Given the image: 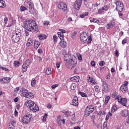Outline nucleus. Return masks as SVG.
<instances>
[{
	"label": "nucleus",
	"instance_id": "nucleus-1",
	"mask_svg": "<svg viewBox=\"0 0 129 129\" xmlns=\"http://www.w3.org/2000/svg\"><path fill=\"white\" fill-rule=\"evenodd\" d=\"M25 29L28 31V32H32V33H38L39 32V28L38 25L36 23L35 20L25 21L24 24Z\"/></svg>",
	"mask_w": 129,
	"mask_h": 129
},
{
	"label": "nucleus",
	"instance_id": "nucleus-2",
	"mask_svg": "<svg viewBox=\"0 0 129 129\" xmlns=\"http://www.w3.org/2000/svg\"><path fill=\"white\" fill-rule=\"evenodd\" d=\"M25 105L26 106H29V109L31 111H33L34 112H37V111H39V106L35 103V102L31 100H27L25 103Z\"/></svg>",
	"mask_w": 129,
	"mask_h": 129
},
{
	"label": "nucleus",
	"instance_id": "nucleus-3",
	"mask_svg": "<svg viewBox=\"0 0 129 129\" xmlns=\"http://www.w3.org/2000/svg\"><path fill=\"white\" fill-rule=\"evenodd\" d=\"M33 117V114H27L23 116L22 120V123L23 124H27V123H29V122L32 120V118Z\"/></svg>",
	"mask_w": 129,
	"mask_h": 129
},
{
	"label": "nucleus",
	"instance_id": "nucleus-4",
	"mask_svg": "<svg viewBox=\"0 0 129 129\" xmlns=\"http://www.w3.org/2000/svg\"><path fill=\"white\" fill-rule=\"evenodd\" d=\"M25 4H26L27 8H29V13L30 14H34V12H35V6L33 1L32 0H27Z\"/></svg>",
	"mask_w": 129,
	"mask_h": 129
},
{
	"label": "nucleus",
	"instance_id": "nucleus-5",
	"mask_svg": "<svg viewBox=\"0 0 129 129\" xmlns=\"http://www.w3.org/2000/svg\"><path fill=\"white\" fill-rule=\"evenodd\" d=\"M22 96L25 98H29V99H33L34 98V94L32 92H30L28 90L24 89L22 90Z\"/></svg>",
	"mask_w": 129,
	"mask_h": 129
},
{
	"label": "nucleus",
	"instance_id": "nucleus-6",
	"mask_svg": "<svg viewBox=\"0 0 129 129\" xmlns=\"http://www.w3.org/2000/svg\"><path fill=\"white\" fill-rule=\"evenodd\" d=\"M76 64H77V59L73 58L69 59V61H68L67 63V68L71 70L74 68L76 66Z\"/></svg>",
	"mask_w": 129,
	"mask_h": 129
},
{
	"label": "nucleus",
	"instance_id": "nucleus-7",
	"mask_svg": "<svg viewBox=\"0 0 129 129\" xmlns=\"http://www.w3.org/2000/svg\"><path fill=\"white\" fill-rule=\"evenodd\" d=\"M115 99H117L118 100V102L123 106L126 107V104L127 103V99H126V98H122L120 96H117L115 97Z\"/></svg>",
	"mask_w": 129,
	"mask_h": 129
},
{
	"label": "nucleus",
	"instance_id": "nucleus-8",
	"mask_svg": "<svg viewBox=\"0 0 129 129\" xmlns=\"http://www.w3.org/2000/svg\"><path fill=\"white\" fill-rule=\"evenodd\" d=\"M116 5V10L117 12H123L124 10V6H123V3L121 1H118L115 2Z\"/></svg>",
	"mask_w": 129,
	"mask_h": 129
},
{
	"label": "nucleus",
	"instance_id": "nucleus-9",
	"mask_svg": "<svg viewBox=\"0 0 129 129\" xmlns=\"http://www.w3.org/2000/svg\"><path fill=\"white\" fill-rule=\"evenodd\" d=\"M94 110V107L93 105L88 106L85 110V116H89L90 113H92Z\"/></svg>",
	"mask_w": 129,
	"mask_h": 129
},
{
	"label": "nucleus",
	"instance_id": "nucleus-10",
	"mask_svg": "<svg viewBox=\"0 0 129 129\" xmlns=\"http://www.w3.org/2000/svg\"><path fill=\"white\" fill-rule=\"evenodd\" d=\"M102 92L103 94L108 92V85L107 84V83H106V81H102Z\"/></svg>",
	"mask_w": 129,
	"mask_h": 129
},
{
	"label": "nucleus",
	"instance_id": "nucleus-11",
	"mask_svg": "<svg viewBox=\"0 0 129 129\" xmlns=\"http://www.w3.org/2000/svg\"><path fill=\"white\" fill-rule=\"evenodd\" d=\"M30 64H31V60L29 59H27L25 61V62L22 65V71L23 72H26L29 66H30Z\"/></svg>",
	"mask_w": 129,
	"mask_h": 129
},
{
	"label": "nucleus",
	"instance_id": "nucleus-12",
	"mask_svg": "<svg viewBox=\"0 0 129 129\" xmlns=\"http://www.w3.org/2000/svg\"><path fill=\"white\" fill-rule=\"evenodd\" d=\"M11 39L14 43H18L20 41V39H21V36L13 33L12 34Z\"/></svg>",
	"mask_w": 129,
	"mask_h": 129
},
{
	"label": "nucleus",
	"instance_id": "nucleus-13",
	"mask_svg": "<svg viewBox=\"0 0 129 129\" xmlns=\"http://www.w3.org/2000/svg\"><path fill=\"white\" fill-rule=\"evenodd\" d=\"M82 4V0H76L75 3L74 8L75 10H80L81 8V4Z\"/></svg>",
	"mask_w": 129,
	"mask_h": 129
},
{
	"label": "nucleus",
	"instance_id": "nucleus-14",
	"mask_svg": "<svg viewBox=\"0 0 129 129\" xmlns=\"http://www.w3.org/2000/svg\"><path fill=\"white\" fill-rule=\"evenodd\" d=\"M58 8L60 10H62V11L65 12L67 10V5L63 2H60L58 5Z\"/></svg>",
	"mask_w": 129,
	"mask_h": 129
},
{
	"label": "nucleus",
	"instance_id": "nucleus-15",
	"mask_svg": "<svg viewBox=\"0 0 129 129\" xmlns=\"http://www.w3.org/2000/svg\"><path fill=\"white\" fill-rule=\"evenodd\" d=\"M114 26H115V21L114 20H111L106 24V28L108 30L109 29H112Z\"/></svg>",
	"mask_w": 129,
	"mask_h": 129
},
{
	"label": "nucleus",
	"instance_id": "nucleus-16",
	"mask_svg": "<svg viewBox=\"0 0 129 129\" xmlns=\"http://www.w3.org/2000/svg\"><path fill=\"white\" fill-rule=\"evenodd\" d=\"M87 33L86 32H83L80 36V39L82 41L83 43H86L87 41Z\"/></svg>",
	"mask_w": 129,
	"mask_h": 129
},
{
	"label": "nucleus",
	"instance_id": "nucleus-17",
	"mask_svg": "<svg viewBox=\"0 0 129 129\" xmlns=\"http://www.w3.org/2000/svg\"><path fill=\"white\" fill-rule=\"evenodd\" d=\"M87 79L88 80V83H90L91 84H93L94 85L97 84L96 82H95V80H94V79H93V78L92 77L91 78L90 75H88Z\"/></svg>",
	"mask_w": 129,
	"mask_h": 129
},
{
	"label": "nucleus",
	"instance_id": "nucleus-18",
	"mask_svg": "<svg viewBox=\"0 0 129 129\" xmlns=\"http://www.w3.org/2000/svg\"><path fill=\"white\" fill-rule=\"evenodd\" d=\"M11 79L12 78L10 77H4L2 79H1L0 81L2 82V83H5L7 84V83H10V82H11Z\"/></svg>",
	"mask_w": 129,
	"mask_h": 129
},
{
	"label": "nucleus",
	"instance_id": "nucleus-19",
	"mask_svg": "<svg viewBox=\"0 0 129 129\" xmlns=\"http://www.w3.org/2000/svg\"><path fill=\"white\" fill-rule=\"evenodd\" d=\"M72 104L75 106H78V98L77 96H75L72 100Z\"/></svg>",
	"mask_w": 129,
	"mask_h": 129
},
{
	"label": "nucleus",
	"instance_id": "nucleus-20",
	"mask_svg": "<svg viewBox=\"0 0 129 129\" xmlns=\"http://www.w3.org/2000/svg\"><path fill=\"white\" fill-rule=\"evenodd\" d=\"M15 34V35H17V36H19V37H22V31L20 28H16L15 30V32L13 33Z\"/></svg>",
	"mask_w": 129,
	"mask_h": 129
},
{
	"label": "nucleus",
	"instance_id": "nucleus-21",
	"mask_svg": "<svg viewBox=\"0 0 129 129\" xmlns=\"http://www.w3.org/2000/svg\"><path fill=\"white\" fill-rule=\"evenodd\" d=\"M59 43L62 48H66V47H67V42L64 41V40L61 39Z\"/></svg>",
	"mask_w": 129,
	"mask_h": 129
},
{
	"label": "nucleus",
	"instance_id": "nucleus-22",
	"mask_svg": "<svg viewBox=\"0 0 129 129\" xmlns=\"http://www.w3.org/2000/svg\"><path fill=\"white\" fill-rule=\"evenodd\" d=\"M32 45H33V39L31 38H29L27 40L26 46L27 47H31Z\"/></svg>",
	"mask_w": 129,
	"mask_h": 129
},
{
	"label": "nucleus",
	"instance_id": "nucleus-23",
	"mask_svg": "<svg viewBox=\"0 0 129 129\" xmlns=\"http://www.w3.org/2000/svg\"><path fill=\"white\" fill-rule=\"evenodd\" d=\"M70 56H69L68 54H65L63 57V59L65 63L67 64L68 62H69V59L70 58Z\"/></svg>",
	"mask_w": 129,
	"mask_h": 129
},
{
	"label": "nucleus",
	"instance_id": "nucleus-24",
	"mask_svg": "<svg viewBox=\"0 0 129 129\" xmlns=\"http://www.w3.org/2000/svg\"><path fill=\"white\" fill-rule=\"evenodd\" d=\"M79 76H76L74 77H72L71 79V80L72 81H74L75 82H79Z\"/></svg>",
	"mask_w": 129,
	"mask_h": 129
},
{
	"label": "nucleus",
	"instance_id": "nucleus-25",
	"mask_svg": "<svg viewBox=\"0 0 129 129\" xmlns=\"http://www.w3.org/2000/svg\"><path fill=\"white\" fill-rule=\"evenodd\" d=\"M128 114V111L127 110H123L122 111V116H123V117H126Z\"/></svg>",
	"mask_w": 129,
	"mask_h": 129
},
{
	"label": "nucleus",
	"instance_id": "nucleus-26",
	"mask_svg": "<svg viewBox=\"0 0 129 129\" xmlns=\"http://www.w3.org/2000/svg\"><path fill=\"white\" fill-rule=\"evenodd\" d=\"M5 7H6V2L3 0H0V8L4 9Z\"/></svg>",
	"mask_w": 129,
	"mask_h": 129
},
{
	"label": "nucleus",
	"instance_id": "nucleus-27",
	"mask_svg": "<svg viewBox=\"0 0 129 129\" xmlns=\"http://www.w3.org/2000/svg\"><path fill=\"white\" fill-rule=\"evenodd\" d=\"M40 43L39 41H35L34 46L35 49H37V48H39V46H40Z\"/></svg>",
	"mask_w": 129,
	"mask_h": 129
},
{
	"label": "nucleus",
	"instance_id": "nucleus-28",
	"mask_svg": "<svg viewBox=\"0 0 129 129\" xmlns=\"http://www.w3.org/2000/svg\"><path fill=\"white\" fill-rule=\"evenodd\" d=\"M58 37H59L60 40H63L64 39V34L60 32H57Z\"/></svg>",
	"mask_w": 129,
	"mask_h": 129
},
{
	"label": "nucleus",
	"instance_id": "nucleus-29",
	"mask_svg": "<svg viewBox=\"0 0 129 129\" xmlns=\"http://www.w3.org/2000/svg\"><path fill=\"white\" fill-rule=\"evenodd\" d=\"M128 89V88H126L125 87H120V90L122 91V92H123L124 93H125L126 91H127V90Z\"/></svg>",
	"mask_w": 129,
	"mask_h": 129
},
{
	"label": "nucleus",
	"instance_id": "nucleus-30",
	"mask_svg": "<svg viewBox=\"0 0 129 129\" xmlns=\"http://www.w3.org/2000/svg\"><path fill=\"white\" fill-rule=\"evenodd\" d=\"M39 40H45L46 39V35L45 34H40L38 36Z\"/></svg>",
	"mask_w": 129,
	"mask_h": 129
},
{
	"label": "nucleus",
	"instance_id": "nucleus-31",
	"mask_svg": "<svg viewBox=\"0 0 129 129\" xmlns=\"http://www.w3.org/2000/svg\"><path fill=\"white\" fill-rule=\"evenodd\" d=\"M109 99H110V97H109V96H107L105 99L104 104L106 105V104L108 103V101H109Z\"/></svg>",
	"mask_w": 129,
	"mask_h": 129
},
{
	"label": "nucleus",
	"instance_id": "nucleus-32",
	"mask_svg": "<svg viewBox=\"0 0 129 129\" xmlns=\"http://www.w3.org/2000/svg\"><path fill=\"white\" fill-rule=\"evenodd\" d=\"M79 71H80V68L79 66L77 68H76L74 72L75 74H78V73H79Z\"/></svg>",
	"mask_w": 129,
	"mask_h": 129
},
{
	"label": "nucleus",
	"instance_id": "nucleus-33",
	"mask_svg": "<svg viewBox=\"0 0 129 129\" xmlns=\"http://www.w3.org/2000/svg\"><path fill=\"white\" fill-rule=\"evenodd\" d=\"M117 108L115 105H113L112 108H111V112H115L116 111Z\"/></svg>",
	"mask_w": 129,
	"mask_h": 129
},
{
	"label": "nucleus",
	"instance_id": "nucleus-34",
	"mask_svg": "<svg viewBox=\"0 0 129 129\" xmlns=\"http://www.w3.org/2000/svg\"><path fill=\"white\" fill-rule=\"evenodd\" d=\"M45 73L46 74H47V75H50V74H51L52 73V71L51 70V69H47L45 72Z\"/></svg>",
	"mask_w": 129,
	"mask_h": 129
},
{
	"label": "nucleus",
	"instance_id": "nucleus-35",
	"mask_svg": "<svg viewBox=\"0 0 129 129\" xmlns=\"http://www.w3.org/2000/svg\"><path fill=\"white\" fill-rule=\"evenodd\" d=\"M80 96H82V97H87V94L84 92H80L79 93Z\"/></svg>",
	"mask_w": 129,
	"mask_h": 129
},
{
	"label": "nucleus",
	"instance_id": "nucleus-36",
	"mask_svg": "<svg viewBox=\"0 0 129 129\" xmlns=\"http://www.w3.org/2000/svg\"><path fill=\"white\" fill-rule=\"evenodd\" d=\"M36 82L35 79L32 80L31 83V86H32V87H35V86H36Z\"/></svg>",
	"mask_w": 129,
	"mask_h": 129
},
{
	"label": "nucleus",
	"instance_id": "nucleus-37",
	"mask_svg": "<svg viewBox=\"0 0 129 129\" xmlns=\"http://www.w3.org/2000/svg\"><path fill=\"white\" fill-rule=\"evenodd\" d=\"M53 43L54 44H56V43H57V41L58 40V37H57V35H53Z\"/></svg>",
	"mask_w": 129,
	"mask_h": 129
},
{
	"label": "nucleus",
	"instance_id": "nucleus-38",
	"mask_svg": "<svg viewBox=\"0 0 129 129\" xmlns=\"http://www.w3.org/2000/svg\"><path fill=\"white\" fill-rule=\"evenodd\" d=\"M90 22L91 23H96V24H98V23H99V20H97L95 18H94L93 19H92L90 20Z\"/></svg>",
	"mask_w": 129,
	"mask_h": 129
},
{
	"label": "nucleus",
	"instance_id": "nucleus-39",
	"mask_svg": "<svg viewBox=\"0 0 129 129\" xmlns=\"http://www.w3.org/2000/svg\"><path fill=\"white\" fill-rule=\"evenodd\" d=\"M127 85H128V82L125 81L123 82V84L121 86H122L123 87H126L127 88Z\"/></svg>",
	"mask_w": 129,
	"mask_h": 129
},
{
	"label": "nucleus",
	"instance_id": "nucleus-40",
	"mask_svg": "<svg viewBox=\"0 0 129 129\" xmlns=\"http://www.w3.org/2000/svg\"><path fill=\"white\" fill-rule=\"evenodd\" d=\"M92 41V38L91 37V36H89L88 38V40L87 41V44H90L91 42Z\"/></svg>",
	"mask_w": 129,
	"mask_h": 129
},
{
	"label": "nucleus",
	"instance_id": "nucleus-41",
	"mask_svg": "<svg viewBox=\"0 0 129 129\" xmlns=\"http://www.w3.org/2000/svg\"><path fill=\"white\" fill-rule=\"evenodd\" d=\"M77 56L78 57V60H79L80 61L82 60V55L80 53H77Z\"/></svg>",
	"mask_w": 129,
	"mask_h": 129
},
{
	"label": "nucleus",
	"instance_id": "nucleus-42",
	"mask_svg": "<svg viewBox=\"0 0 129 129\" xmlns=\"http://www.w3.org/2000/svg\"><path fill=\"white\" fill-rule=\"evenodd\" d=\"M104 114H106V112L104 111L100 110L98 112V115H104Z\"/></svg>",
	"mask_w": 129,
	"mask_h": 129
},
{
	"label": "nucleus",
	"instance_id": "nucleus-43",
	"mask_svg": "<svg viewBox=\"0 0 129 129\" xmlns=\"http://www.w3.org/2000/svg\"><path fill=\"white\" fill-rule=\"evenodd\" d=\"M86 16H88V12H85V13L82 14L80 15V17L82 19H83L85 17H86Z\"/></svg>",
	"mask_w": 129,
	"mask_h": 129
},
{
	"label": "nucleus",
	"instance_id": "nucleus-44",
	"mask_svg": "<svg viewBox=\"0 0 129 129\" xmlns=\"http://www.w3.org/2000/svg\"><path fill=\"white\" fill-rule=\"evenodd\" d=\"M47 116H48L47 113H45L44 116H43L42 121L45 122L46 120H47Z\"/></svg>",
	"mask_w": 129,
	"mask_h": 129
},
{
	"label": "nucleus",
	"instance_id": "nucleus-45",
	"mask_svg": "<svg viewBox=\"0 0 129 129\" xmlns=\"http://www.w3.org/2000/svg\"><path fill=\"white\" fill-rule=\"evenodd\" d=\"M14 66L19 67V66H20V61L19 60L15 61L14 62Z\"/></svg>",
	"mask_w": 129,
	"mask_h": 129
},
{
	"label": "nucleus",
	"instance_id": "nucleus-46",
	"mask_svg": "<svg viewBox=\"0 0 129 129\" xmlns=\"http://www.w3.org/2000/svg\"><path fill=\"white\" fill-rule=\"evenodd\" d=\"M101 9L103 11H108V6L105 5L103 7H102Z\"/></svg>",
	"mask_w": 129,
	"mask_h": 129
},
{
	"label": "nucleus",
	"instance_id": "nucleus-47",
	"mask_svg": "<svg viewBox=\"0 0 129 129\" xmlns=\"http://www.w3.org/2000/svg\"><path fill=\"white\" fill-rule=\"evenodd\" d=\"M94 88L96 92H97V93L99 92V86L98 85L95 86Z\"/></svg>",
	"mask_w": 129,
	"mask_h": 129
},
{
	"label": "nucleus",
	"instance_id": "nucleus-48",
	"mask_svg": "<svg viewBox=\"0 0 129 129\" xmlns=\"http://www.w3.org/2000/svg\"><path fill=\"white\" fill-rule=\"evenodd\" d=\"M71 88L72 90H75L76 89V85L75 84H72Z\"/></svg>",
	"mask_w": 129,
	"mask_h": 129
},
{
	"label": "nucleus",
	"instance_id": "nucleus-49",
	"mask_svg": "<svg viewBox=\"0 0 129 129\" xmlns=\"http://www.w3.org/2000/svg\"><path fill=\"white\" fill-rule=\"evenodd\" d=\"M8 21H9V19L8 18V17H5L4 18V23H5L4 25L5 26H7V24H8Z\"/></svg>",
	"mask_w": 129,
	"mask_h": 129
},
{
	"label": "nucleus",
	"instance_id": "nucleus-50",
	"mask_svg": "<svg viewBox=\"0 0 129 129\" xmlns=\"http://www.w3.org/2000/svg\"><path fill=\"white\" fill-rule=\"evenodd\" d=\"M112 97H113V98H115V97H117V92H114L112 94Z\"/></svg>",
	"mask_w": 129,
	"mask_h": 129
},
{
	"label": "nucleus",
	"instance_id": "nucleus-51",
	"mask_svg": "<svg viewBox=\"0 0 129 129\" xmlns=\"http://www.w3.org/2000/svg\"><path fill=\"white\" fill-rule=\"evenodd\" d=\"M20 10L21 12H25V11H27V8L26 7L21 6L20 7Z\"/></svg>",
	"mask_w": 129,
	"mask_h": 129
},
{
	"label": "nucleus",
	"instance_id": "nucleus-52",
	"mask_svg": "<svg viewBox=\"0 0 129 129\" xmlns=\"http://www.w3.org/2000/svg\"><path fill=\"white\" fill-rule=\"evenodd\" d=\"M115 56H116V57H118V56H119V52H118V50L117 49H116L115 50Z\"/></svg>",
	"mask_w": 129,
	"mask_h": 129
},
{
	"label": "nucleus",
	"instance_id": "nucleus-53",
	"mask_svg": "<svg viewBox=\"0 0 129 129\" xmlns=\"http://www.w3.org/2000/svg\"><path fill=\"white\" fill-rule=\"evenodd\" d=\"M71 118L72 120H75V119H76V118H75V113L72 114Z\"/></svg>",
	"mask_w": 129,
	"mask_h": 129
},
{
	"label": "nucleus",
	"instance_id": "nucleus-54",
	"mask_svg": "<svg viewBox=\"0 0 129 129\" xmlns=\"http://www.w3.org/2000/svg\"><path fill=\"white\" fill-rule=\"evenodd\" d=\"M20 90V88L19 87H16L15 89H14V92L15 93H18V91H19Z\"/></svg>",
	"mask_w": 129,
	"mask_h": 129
},
{
	"label": "nucleus",
	"instance_id": "nucleus-55",
	"mask_svg": "<svg viewBox=\"0 0 129 129\" xmlns=\"http://www.w3.org/2000/svg\"><path fill=\"white\" fill-rule=\"evenodd\" d=\"M59 32L62 33L63 34L66 33V30L63 29H59Z\"/></svg>",
	"mask_w": 129,
	"mask_h": 129
},
{
	"label": "nucleus",
	"instance_id": "nucleus-56",
	"mask_svg": "<svg viewBox=\"0 0 129 129\" xmlns=\"http://www.w3.org/2000/svg\"><path fill=\"white\" fill-rule=\"evenodd\" d=\"M103 10H102V8H100L98 10V14H99L100 15H101V14H102L103 13Z\"/></svg>",
	"mask_w": 129,
	"mask_h": 129
},
{
	"label": "nucleus",
	"instance_id": "nucleus-57",
	"mask_svg": "<svg viewBox=\"0 0 129 129\" xmlns=\"http://www.w3.org/2000/svg\"><path fill=\"white\" fill-rule=\"evenodd\" d=\"M1 69H2V70H4V71H9V69L4 67H1Z\"/></svg>",
	"mask_w": 129,
	"mask_h": 129
},
{
	"label": "nucleus",
	"instance_id": "nucleus-58",
	"mask_svg": "<svg viewBox=\"0 0 129 129\" xmlns=\"http://www.w3.org/2000/svg\"><path fill=\"white\" fill-rule=\"evenodd\" d=\"M118 15H119V18H122V16H123L122 12H118Z\"/></svg>",
	"mask_w": 129,
	"mask_h": 129
},
{
	"label": "nucleus",
	"instance_id": "nucleus-59",
	"mask_svg": "<svg viewBox=\"0 0 129 129\" xmlns=\"http://www.w3.org/2000/svg\"><path fill=\"white\" fill-rule=\"evenodd\" d=\"M60 65H61V62H56V68L58 69V68H60Z\"/></svg>",
	"mask_w": 129,
	"mask_h": 129
},
{
	"label": "nucleus",
	"instance_id": "nucleus-60",
	"mask_svg": "<svg viewBox=\"0 0 129 129\" xmlns=\"http://www.w3.org/2000/svg\"><path fill=\"white\" fill-rule=\"evenodd\" d=\"M122 45H124V44H126V39L124 38L122 40Z\"/></svg>",
	"mask_w": 129,
	"mask_h": 129
},
{
	"label": "nucleus",
	"instance_id": "nucleus-61",
	"mask_svg": "<svg viewBox=\"0 0 129 129\" xmlns=\"http://www.w3.org/2000/svg\"><path fill=\"white\" fill-rule=\"evenodd\" d=\"M104 61H100L99 62V65L100 66H104Z\"/></svg>",
	"mask_w": 129,
	"mask_h": 129
},
{
	"label": "nucleus",
	"instance_id": "nucleus-62",
	"mask_svg": "<svg viewBox=\"0 0 129 129\" xmlns=\"http://www.w3.org/2000/svg\"><path fill=\"white\" fill-rule=\"evenodd\" d=\"M56 87H58L57 84L53 85L51 86L52 89H55V88H56Z\"/></svg>",
	"mask_w": 129,
	"mask_h": 129
},
{
	"label": "nucleus",
	"instance_id": "nucleus-63",
	"mask_svg": "<svg viewBox=\"0 0 129 129\" xmlns=\"http://www.w3.org/2000/svg\"><path fill=\"white\" fill-rule=\"evenodd\" d=\"M60 120H61V119L60 118H58L57 119V124L58 125H61V122H60Z\"/></svg>",
	"mask_w": 129,
	"mask_h": 129
},
{
	"label": "nucleus",
	"instance_id": "nucleus-64",
	"mask_svg": "<svg viewBox=\"0 0 129 129\" xmlns=\"http://www.w3.org/2000/svg\"><path fill=\"white\" fill-rule=\"evenodd\" d=\"M76 35H77V31H74L72 33V36L74 37V36H76Z\"/></svg>",
	"mask_w": 129,
	"mask_h": 129
}]
</instances>
